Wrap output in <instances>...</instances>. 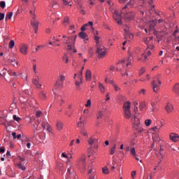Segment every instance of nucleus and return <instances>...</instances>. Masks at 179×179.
I'll use <instances>...</instances> for the list:
<instances>
[{
  "label": "nucleus",
  "instance_id": "25",
  "mask_svg": "<svg viewBox=\"0 0 179 179\" xmlns=\"http://www.w3.org/2000/svg\"><path fill=\"white\" fill-rule=\"evenodd\" d=\"M172 92H173V93H176V94H179V83H176L173 86Z\"/></svg>",
  "mask_w": 179,
  "mask_h": 179
},
{
  "label": "nucleus",
  "instance_id": "16",
  "mask_svg": "<svg viewBox=\"0 0 179 179\" xmlns=\"http://www.w3.org/2000/svg\"><path fill=\"white\" fill-rule=\"evenodd\" d=\"M157 157L160 160V162H163V159L164 158V152H163V149L160 148L159 152L156 153Z\"/></svg>",
  "mask_w": 179,
  "mask_h": 179
},
{
  "label": "nucleus",
  "instance_id": "34",
  "mask_svg": "<svg viewBox=\"0 0 179 179\" xmlns=\"http://www.w3.org/2000/svg\"><path fill=\"white\" fill-rule=\"evenodd\" d=\"M83 69H85V66H83L81 68V71L79 72V74H78V79H83Z\"/></svg>",
  "mask_w": 179,
  "mask_h": 179
},
{
  "label": "nucleus",
  "instance_id": "23",
  "mask_svg": "<svg viewBox=\"0 0 179 179\" xmlns=\"http://www.w3.org/2000/svg\"><path fill=\"white\" fill-rule=\"evenodd\" d=\"M165 110L167 113H171V111L173 110V105L170 103H168L165 107Z\"/></svg>",
  "mask_w": 179,
  "mask_h": 179
},
{
  "label": "nucleus",
  "instance_id": "12",
  "mask_svg": "<svg viewBox=\"0 0 179 179\" xmlns=\"http://www.w3.org/2000/svg\"><path fill=\"white\" fill-rule=\"evenodd\" d=\"M136 3V0H130L127 3V4L122 8V12H124V10L128 9V8H134Z\"/></svg>",
  "mask_w": 179,
  "mask_h": 179
},
{
  "label": "nucleus",
  "instance_id": "50",
  "mask_svg": "<svg viewBox=\"0 0 179 179\" xmlns=\"http://www.w3.org/2000/svg\"><path fill=\"white\" fill-rule=\"evenodd\" d=\"M64 26H66V24H68V23H69V17H66L64 18V20L63 22Z\"/></svg>",
  "mask_w": 179,
  "mask_h": 179
},
{
  "label": "nucleus",
  "instance_id": "27",
  "mask_svg": "<svg viewBox=\"0 0 179 179\" xmlns=\"http://www.w3.org/2000/svg\"><path fill=\"white\" fill-rule=\"evenodd\" d=\"M99 89L101 93H106V87L101 83H99Z\"/></svg>",
  "mask_w": 179,
  "mask_h": 179
},
{
  "label": "nucleus",
  "instance_id": "7",
  "mask_svg": "<svg viewBox=\"0 0 179 179\" xmlns=\"http://www.w3.org/2000/svg\"><path fill=\"white\" fill-rule=\"evenodd\" d=\"M124 30V40H132L134 38V35L131 34L130 28L125 25Z\"/></svg>",
  "mask_w": 179,
  "mask_h": 179
},
{
  "label": "nucleus",
  "instance_id": "62",
  "mask_svg": "<svg viewBox=\"0 0 179 179\" xmlns=\"http://www.w3.org/2000/svg\"><path fill=\"white\" fill-rule=\"evenodd\" d=\"M3 19H5V13H0V22L1 20H3Z\"/></svg>",
  "mask_w": 179,
  "mask_h": 179
},
{
  "label": "nucleus",
  "instance_id": "2",
  "mask_svg": "<svg viewBox=\"0 0 179 179\" xmlns=\"http://www.w3.org/2000/svg\"><path fill=\"white\" fill-rule=\"evenodd\" d=\"M77 167L80 170L86 171V156L85 155H82L77 160Z\"/></svg>",
  "mask_w": 179,
  "mask_h": 179
},
{
  "label": "nucleus",
  "instance_id": "4",
  "mask_svg": "<svg viewBox=\"0 0 179 179\" xmlns=\"http://www.w3.org/2000/svg\"><path fill=\"white\" fill-rule=\"evenodd\" d=\"M123 110L124 113V117L127 120L131 118V103L129 101L124 102L123 105Z\"/></svg>",
  "mask_w": 179,
  "mask_h": 179
},
{
  "label": "nucleus",
  "instance_id": "1",
  "mask_svg": "<svg viewBox=\"0 0 179 179\" xmlns=\"http://www.w3.org/2000/svg\"><path fill=\"white\" fill-rule=\"evenodd\" d=\"M132 59H134V57H132L131 55H129L127 59L121 60L117 65H122L125 69V71H128V68L132 65Z\"/></svg>",
  "mask_w": 179,
  "mask_h": 179
},
{
  "label": "nucleus",
  "instance_id": "11",
  "mask_svg": "<svg viewBox=\"0 0 179 179\" xmlns=\"http://www.w3.org/2000/svg\"><path fill=\"white\" fill-rule=\"evenodd\" d=\"M87 143L90 145V146H93V145H94V148L95 149L99 148V145H97L99 143V140L94 137H91L90 139H88Z\"/></svg>",
  "mask_w": 179,
  "mask_h": 179
},
{
  "label": "nucleus",
  "instance_id": "21",
  "mask_svg": "<svg viewBox=\"0 0 179 179\" xmlns=\"http://www.w3.org/2000/svg\"><path fill=\"white\" fill-rule=\"evenodd\" d=\"M19 95L20 96V97H22L23 99H26V97H27V96L29 95V90H23L22 92H20Z\"/></svg>",
  "mask_w": 179,
  "mask_h": 179
},
{
  "label": "nucleus",
  "instance_id": "13",
  "mask_svg": "<svg viewBox=\"0 0 179 179\" xmlns=\"http://www.w3.org/2000/svg\"><path fill=\"white\" fill-rule=\"evenodd\" d=\"M32 83L36 86L37 89H40V87H41V84L40 83V77H38V76H36L33 79Z\"/></svg>",
  "mask_w": 179,
  "mask_h": 179
},
{
  "label": "nucleus",
  "instance_id": "20",
  "mask_svg": "<svg viewBox=\"0 0 179 179\" xmlns=\"http://www.w3.org/2000/svg\"><path fill=\"white\" fill-rule=\"evenodd\" d=\"M157 22V21L156 20H152L151 21L148 26H149V31H153V30H155V27L156 26V23Z\"/></svg>",
  "mask_w": 179,
  "mask_h": 179
},
{
  "label": "nucleus",
  "instance_id": "3",
  "mask_svg": "<svg viewBox=\"0 0 179 179\" xmlns=\"http://www.w3.org/2000/svg\"><path fill=\"white\" fill-rule=\"evenodd\" d=\"M138 106L134 107V117L132 119V122L134 125V128L138 129L141 127V120H139V113H137Z\"/></svg>",
  "mask_w": 179,
  "mask_h": 179
},
{
  "label": "nucleus",
  "instance_id": "49",
  "mask_svg": "<svg viewBox=\"0 0 179 179\" xmlns=\"http://www.w3.org/2000/svg\"><path fill=\"white\" fill-rule=\"evenodd\" d=\"M20 77H21L22 79H23L24 80H27V73H21Z\"/></svg>",
  "mask_w": 179,
  "mask_h": 179
},
{
  "label": "nucleus",
  "instance_id": "56",
  "mask_svg": "<svg viewBox=\"0 0 179 179\" xmlns=\"http://www.w3.org/2000/svg\"><path fill=\"white\" fill-rule=\"evenodd\" d=\"M15 47V41H10L9 43V48H13Z\"/></svg>",
  "mask_w": 179,
  "mask_h": 179
},
{
  "label": "nucleus",
  "instance_id": "55",
  "mask_svg": "<svg viewBox=\"0 0 179 179\" xmlns=\"http://www.w3.org/2000/svg\"><path fill=\"white\" fill-rule=\"evenodd\" d=\"M160 128H162V127H158L155 126V127L151 128V129H152V131H155V132H156L157 131H160Z\"/></svg>",
  "mask_w": 179,
  "mask_h": 179
},
{
  "label": "nucleus",
  "instance_id": "46",
  "mask_svg": "<svg viewBox=\"0 0 179 179\" xmlns=\"http://www.w3.org/2000/svg\"><path fill=\"white\" fill-rule=\"evenodd\" d=\"M80 121L78 123V127L79 128H80L85 125V121L82 120V117H80Z\"/></svg>",
  "mask_w": 179,
  "mask_h": 179
},
{
  "label": "nucleus",
  "instance_id": "22",
  "mask_svg": "<svg viewBox=\"0 0 179 179\" xmlns=\"http://www.w3.org/2000/svg\"><path fill=\"white\" fill-rule=\"evenodd\" d=\"M85 79L88 82L92 80V71L90 70H87L85 73Z\"/></svg>",
  "mask_w": 179,
  "mask_h": 179
},
{
  "label": "nucleus",
  "instance_id": "9",
  "mask_svg": "<svg viewBox=\"0 0 179 179\" xmlns=\"http://www.w3.org/2000/svg\"><path fill=\"white\" fill-rule=\"evenodd\" d=\"M124 19L126 20V22H131V20H133L135 19V13L134 12H127L124 15Z\"/></svg>",
  "mask_w": 179,
  "mask_h": 179
},
{
  "label": "nucleus",
  "instance_id": "48",
  "mask_svg": "<svg viewBox=\"0 0 179 179\" xmlns=\"http://www.w3.org/2000/svg\"><path fill=\"white\" fill-rule=\"evenodd\" d=\"M6 72H8V69H3L2 71L0 73V76L5 78V75H6Z\"/></svg>",
  "mask_w": 179,
  "mask_h": 179
},
{
  "label": "nucleus",
  "instance_id": "8",
  "mask_svg": "<svg viewBox=\"0 0 179 179\" xmlns=\"http://www.w3.org/2000/svg\"><path fill=\"white\" fill-rule=\"evenodd\" d=\"M62 38H67V40L64 39L63 41L64 44H75V41H76V36L66 37V36L64 35Z\"/></svg>",
  "mask_w": 179,
  "mask_h": 179
},
{
  "label": "nucleus",
  "instance_id": "36",
  "mask_svg": "<svg viewBox=\"0 0 179 179\" xmlns=\"http://www.w3.org/2000/svg\"><path fill=\"white\" fill-rule=\"evenodd\" d=\"M13 16V12H10V13H7L6 16V20H10V19H12Z\"/></svg>",
  "mask_w": 179,
  "mask_h": 179
},
{
  "label": "nucleus",
  "instance_id": "57",
  "mask_svg": "<svg viewBox=\"0 0 179 179\" xmlns=\"http://www.w3.org/2000/svg\"><path fill=\"white\" fill-rule=\"evenodd\" d=\"M0 6L1 8H2V9H5V6H6V3H5V1H1Z\"/></svg>",
  "mask_w": 179,
  "mask_h": 179
},
{
  "label": "nucleus",
  "instance_id": "45",
  "mask_svg": "<svg viewBox=\"0 0 179 179\" xmlns=\"http://www.w3.org/2000/svg\"><path fill=\"white\" fill-rule=\"evenodd\" d=\"M83 80V78L79 79V80H76L75 82L76 86H80V85H82V83H83V82L82 81Z\"/></svg>",
  "mask_w": 179,
  "mask_h": 179
},
{
  "label": "nucleus",
  "instance_id": "14",
  "mask_svg": "<svg viewBox=\"0 0 179 179\" xmlns=\"http://www.w3.org/2000/svg\"><path fill=\"white\" fill-rule=\"evenodd\" d=\"M27 50H29V46H27V45L23 44L20 47V51L23 55H27Z\"/></svg>",
  "mask_w": 179,
  "mask_h": 179
},
{
  "label": "nucleus",
  "instance_id": "28",
  "mask_svg": "<svg viewBox=\"0 0 179 179\" xmlns=\"http://www.w3.org/2000/svg\"><path fill=\"white\" fill-rule=\"evenodd\" d=\"M56 127H57L58 131H62V128H64V123L59 121L57 122Z\"/></svg>",
  "mask_w": 179,
  "mask_h": 179
},
{
  "label": "nucleus",
  "instance_id": "63",
  "mask_svg": "<svg viewBox=\"0 0 179 179\" xmlns=\"http://www.w3.org/2000/svg\"><path fill=\"white\" fill-rule=\"evenodd\" d=\"M166 41L168 44H170V43H171V36H168L166 39Z\"/></svg>",
  "mask_w": 179,
  "mask_h": 179
},
{
  "label": "nucleus",
  "instance_id": "38",
  "mask_svg": "<svg viewBox=\"0 0 179 179\" xmlns=\"http://www.w3.org/2000/svg\"><path fill=\"white\" fill-rule=\"evenodd\" d=\"M78 36L80 38H86L87 37V34L83 31L80 32Z\"/></svg>",
  "mask_w": 179,
  "mask_h": 179
},
{
  "label": "nucleus",
  "instance_id": "19",
  "mask_svg": "<svg viewBox=\"0 0 179 179\" xmlns=\"http://www.w3.org/2000/svg\"><path fill=\"white\" fill-rule=\"evenodd\" d=\"M8 62L11 65H13V66H15V68H17V66H19V62H17L15 58L8 59Z\"/></svg>",
  "mask_w": 179,
  "mask_h": 179
},
{
  "label": "nucleus",
  "instance_id": "54",
  "mask_svg": "<svg viewBox=\"0 0 179 179\" xmlns=\"http://www.w3.org/2000/svg\"><path fill=\"white\" fill-rule=\"evenodd\" d=\"M144 72H146V69L143 67V68L140 70L139 76H142V75H143V73H144Z\"/></svg>",
  "mask_w": 179,
  "mask_h": 179
},
{
  "label": "nucleus",
  "instance_id": "32",
  "mask_svg": "<svg viewBox=\"0 0 179 179\" xmlns=\"http://www.w3.org/2000/svg\"><path fill=\"white\" fill-rule=\"evenodd\" d=\"M80 135H83V136H86L87 138V136H89V134H87V131H86V129H81L80 131Z\"/></svg>",
  "mask_w": 179,
  "mask_h": 179
},
{
  "label": "nucleus",
  "instance_id": "61",
  "mask_svg": "<svg viewBox=\"0 0 179 179\" xmlns=\"http://www.w3.org/2000/svg\"><path fill=\"white\" fill-rule=\"evenodd\" d=\"M92 106V101L90 99L87 100V103L85 104V106L90 107Z\"/></svg>",
  "mask_w": 179,
  "mask_h": 179
},
{
  "label": "nucleus",
  "instance_id": "17",
  "mask_svg": "<svg viewBox=\"0 0 179 179\" xmlns=\"http://www.w3.org/2000/svg\"><path fill=\"white\" fill-rule=\"evenodd\" d=\"M31 25L34 27L35 33H37V30H38V21L37 20L31 21Z\"/></svg>",
  "mask_w": 179,
  "mask_h": 179
},
{
  "label": "nucleus",
  "instance_id": "30",
  "mask_svg": "<svg viewBox=\"0 0 179 179\" xmlns=\"http://www.w3.org/2000/svg\"><path fill=\"white\" fill-rule=\"evenodd\" d=\"M7 72L10 76H14V78H17V73H16L15 71L9 70V71H7Z\"/></svg>",
  "mask_w": 179,
  "mask_h": 179
},
{
  "label": "nucleus",
  "instance_id": "29",
  "mask_svg": "<svg viewBox=\"0 0 179 179\" xmlns=\"http://www.w3.org/2000/svg\"><path fill=\"white\" fill-rule=\"evenodd\" d=\"M55 100H57V102L61 101L60 106H62V104H64V103H65L64 99H62V96H55Z\"/></svg>",
  "mask_w": 179,
  "mask_h": 179
},
{
  "label": "nucleus",
  "instance_id": "15",
  "mask_svg": "<svg viewBox=\"0 0 179 179\" xmlns=\"http://www.w3.org/2000/svg\"><path fill=\"white\" fill-rule=\"evenodd\" d=\"M169 138H170L171 141H172V142H178V141H179V136H178V134H177L176 133H171L169 135Z\"/></svg>",
  "mask_w": 179,
  "mask_h": 179
},
{
  "label": "nucleus",
  "instance_id": "37",
  "mask_svg": "<svg viewBox=\"0 0 179 179\" xmlns=\"http://www.w3.org/2000/svg\"><path fill=\"white\" fill-rule=\"evenodd\" d=\"M130 155H131L133 157H135L136 155V150H135V148H131L130 149Z\"/></svg>",
  "mask_w": 179,
  "mask_h": 179
},
{
  "label": "nucleus",
  "instance_id": "44",
  "mask_svg": "<svg viewBox=\"0 0 179 179\" xmlns=\"http://www.w3.org/2000/svg\"><path fill=\"white\" fill-rule=\"evenodd\" d=\"M152 139L154 142H157L160 141V137L158 136V134H155V136H152Z\"/></svg>",
  "mask_w": 179,
  "mask_h": 179
},
{
  "label": "nucleus",
  "instance_id": "52",
  "mask_svg": "<svg viewBox=\"0 0 179 179\" xmlns=\"http://www.w3.org/2000/svg\"><path fill=\"white\" fill-rule=\"evenodd\" d=\"M13 120H14L15 121H17V122H20V120H22V119H20V117L16 116V115H14L13 116Z\"/></svg>",
  "mask_w": 179,
  "mask_h": 179
},
{
  "label": "nucleus",
  "instance_id": "39",
  "mask_svg": "<svg viewBox=\"0 0 179 179\" xmlns=\"http://www.w3.org/2000/svg\"><path fill=\"white\" fill-rule=\"evenodd\" d=\"M102 173L103 174H109L110 171L108 170V168H107V166H104L103 168H102Z\"/></svg>",
  "mask_w": 179,
  "mask_h": 179
},
{
  "label": "nucleus",
  "instance_id": "26",
  "mask_svg": "<svg viewBox=\"0 0 179 179\" xmlns=\"http://www.w3.org/2000/svg\"><path fill=\"white\" fill-rule=\"evenodd\" d=\"M87 26H93V22H89L88 23L84 24L82 27H81V31H85L86 30V27H87Z\"/></svg>",
  "mask_w": 179,
  "mask_h": 179
},
{
  "label": "nucleus",
  "instance_id": "31",
  "mask_svg": "<svg viewBox=\"0 0 179 179\" xmlns=\"http://www.w3.org/2000/svg\"><path fill=\"white\" fill-rule=\"evenodd\" d=\"M104 115V112L103 110L98 111L96 114L97 120H100V118H103V115Z\"/></svg>",
  "mask_w": 179,
  "mask_h": 179
},
{
  "label": "nucleus",
  "instance_id": "40",
  "mask_svg": "<svg viewBox=\"0 0 179 179\" xmlns=\"http://www.w3.org/2000/svg\"><path fill=\"white\" fill-rule=\"evenodd\" d=\"M51 5H52V8H53V9H57V8H58V1H53L52 2Z\"/></svg>",
  "mask_w": 179,
  "mask_h": 179
},
{
  "label": "nucleus",
  "instance_id": "10",
  "mask_svg": "<svg viewBox=\"0 0 179 179\" xmlns=\"http://www.w3.org/2000/svg\"><path fill=\"white\" fill-rule=\"evenodd\" d=\"M113 19L115 20V22L117 23V24H122V22L121 21V19L122 17H121V13L117 10H115L113 13Z\"/></svg>",
  "mask_w": 179,
  "mask_h": 179
},
{
  "label": "nucleus",
  "instance_id": "60",
  "mask_svg": "<svg viewBox=\"0 0 179 179\" xmlns=\"http://www.w3.org/2000/svg\"><path fill=\"white\" fill-rule=\"evenodd\" d=\"M113 87H114L115 92H120V90H121V88L120 87H117V85H115V84L113 85Z\"/></svg>",
  "mask_w": 179,
  "mask_h": 179
},
{
  "label": "nucleus",
  "instance_id": "5",
  "mask_svg": "<svg viewBox=\"0 0 179 179\" xmlns=\"http://www.w3.org/2000/svg\"><path fill=\"white\" fill-rule=\"evenodd\" d=\"M152 87L154 92L156 93L157 90H159V87H160V85H162V82L160 80H159V77L156 76L154 78L152 82Z\"/></svg>",
  "mask_w": 179,
  "mask_h": 179
},
{
  "label": "nucleus",
  "instance_id": "6",
  "mask_svg": "<svg viewBox=\"0 0 179 179\" xmlns=\"http://www.w3.org/2000/svg\"><path fill=\"white\" fill-rule=\"evenodd\" d=\"M96 53L98 54L99 58H104L106 54H107L106 48L103 45L97 46Z\"/></svg>",
  "mask_w": 179,
  "mask_h": 179
},
{
  "label": "nucleus",
  "instance_id": "24",
  "mask_svg": "<svg viewBox=\"0 0 179 179\" xmlns=\"http://www.w3.org/2000/svg\"><path fill=\"white\" fill-rule=\"evenodd\" d=\"M152 41H153V37L144 38L143 39V43H145L146 45L150 44V43H152Z\"/></svg>",
  "mask_w": 179,
  "mask_h": 179
},
{
  "label": "nucleus",
  "instance_id": "51",
  "mask_svg": "<svg viewBox=\"0 0 179 179\" xmlns=\"http://www.w3.org/2000/svg\"><path fill=\"white\" fill-rule=\"evenodd\" d=\"M145 124L146 127H149V125H150L152 124V120L147 119L145 121Z\"/></svg>",
  "mask_w": 179,
  "mask_h": 179
},
{
  "label": "nucleus",
  "instance_id": "41",
  "mask_svg": "<svg viewBox=\"0 0 179 179\" xmlns=\"http://www.w3.org/2000/svg\"><path fill=\"white\" fill-rule=\"evenodd\" d=\"M140 110H143L144 108H146V102H141L139 106Z\"/></svg>",
  "mask_w": 179,
  "mask_h": 179
},
{
  "label": "nucleus",
  "instance_id": "59",
  "mask_svg": "<svg viewBox=\"0 0 179 179\" xmlns=\"http://www.w3.org/2000/svg\"><path fill=\"white\" fill-rule=\"evenodd\" d=\"M62 1H63V4H64V6L70 5V6H72V4H69V3H71V2H69V1H66V0H62Z\"/></svg>",
  "mask_w": 179,
  "mask_h": 179
},
{
  "label": "nucleus",
  "instance_id": "42",
  "mask_svg": "<svg viewBox=\"0 0 179 179\" xmlns=\"http://www.w3.org/2000/svg\"><path fill=\"white\" fill-rule=\"evenodd\" d=\"M64 62H65V64H68V62H69V59L68 58V55L65 54L64 56H63V58H62Z\"/></svg>",
  "mask_w": 179,
  "mask_h": 179
},
{
  "label": "nucleus",
  "instance_id": "58",
  "mask_svg": "<svg viewBox=\"0 0 179 179\" xmlns=\"http://www.w3.org/2000/svg\"><path fill=\"white\" fill-rule=\"evenodd\" d=\"M88 176H89L90 179H94V178L96 177V173H91V174L88 175Z\"/></svg>",
  "mask_w": 179,
  "mask_h": 179
},
{
  "label": "nucleus",
  "instance_id": "35",
  "mask_svg": "<svg viewBox=\"0 0 179 179\" xmlns=\"http://www.w3.org/2000/svg\"><path fill=\"white\" fill-rule=\"evenodd\" d=\"M88 175L92 174L94 173H96V170H94V168L92 166H88Z\"/></svg>",
  "mask_w": 179,
  "mask_h": 179
},
{
  "label": "nucleus",
  "instance_id": "64",
  "mask_svg": "<svg viewBox=\"0 0 179 179\" xmlns=\"http://www.w3.org/2000/svg\"><path fill=\"white\" fill-rule=\"evenodd\" d=\"M42 114H43V113L40 110H38L36 113V115L37 117H41Z\"/></svg>",
  "mask_w": 179,
  "mask_h": 179
},
{
  "label": "nucleus",
  "instance_id": "33",
  "mask_svg": "<svg viewBox=\"0 0 179 179\" xmlns=\"http://www.w3.org/2000/svg\"><path fill=\"white\" fill-rule=\"evenodd\" d=\"M39 97H40V99H42L43 100H45L47 99V95L45 94V92L42 91L39 94Z\"/></svg>",
  "mask_w": 179,
  "mask_h": 179
},
{
  "label": "nucleus",
  "instance_id": "43",
  "mask_svg": "<svg viewBox=\"0 0 179 179\" xmlns=\"http://www.w3.org/2000/svg\"><path fill=\"white\" fill-rule=\"evenodd\" d=\"M17 166L18 169H20V170H22V171L26 170V167L22 163H18L17 164Z\"/></svg>",
  "mask_w": 179,
  "mask_h": 179
},
{
  "label": "nucleus",
  "instance_id": "53",
  "mask_svg": "<svg viewBox=\"0 0 179 179\" xmlns=\"http://www.w3.org/2000/svg\"><path fill=\"white\" fill-rule=\"evenodd\" d=\"M61 86H62V83H60L58 80L55 84V87H61Z\"/></svg>",
  "mask_w": 179,
  "mask_h": 179
},
{
  "label": "nucleus",
  "instance_id": "47",
  "mask_svg": "<svg viewBox=\"0 0 179 179\" xmlns=\"http://www.w3.org/2000/svg\"><path fill=\"white\" fill-rule=\"evenodd\" d=\"M117 148V144H114L113 147L110 149V155H114L115 153V149Z\"/></svg>",
  "mask_w": 179,
  "mask_h": 179
},
{
  "label": "nucleus",
  "instance_id": "18",
  "mask_svg": "<svg viewBox=\"0 0 179 179\" xmlns=\"http://www.w3.org/2000/svg\"><path fill=\"white\" fill-rule=\"evenodd\" d=\"M41 125L43 129H46V131H48V132H50V124H48V122H47V120H43Z\"/></svg>",
  "mask_w": 179,
  "mask_h": 179
}]
</instances>
